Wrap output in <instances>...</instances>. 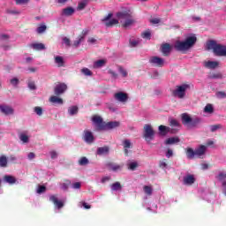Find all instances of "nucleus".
Wrapping results in <instances>:
<instances>
[{
    "instance_id": "f257e3e1",
    "label": "nucleus",
    "mask_w": 226,
    "mask_h": 226,
    "mask_svg": "<svg viewBox=\"0 0 226 226\" xmlns=\"http://www.w3.org/2000/svg\"><path fill=\"white\" fill-rule=\"evenodd\" d=\"M92 122L95 125V130L97 132H107V130H114L119 126V122H105L103 118L99 115H94L92 117Z\"/></svg>"
},
{
    "instance_id": "f03ea898",
    "label": "nucleus",
    "mask_w": 226,
    "mask_h": 226,
    "mask_svg": "<svg viewBox=\"0 0 226 226\" xmlns=\"http://www.w3.org/2000/svg\"><path fill=\"white\" fill-rule=\"evenodd\" d=\"M195 43H197V37L192 35L188 36L185 41H177L174 47L177 52H186V50H190Z\"/></svg>"
},
{
    "instance_id": "7ed1b4c3",
    "label": "nucleus",
    "mask_w": 226,
    "mask_h": 226,
    "mask_svg": "<svg viewBox=\"0 0 226 226\" xmlns=\"http://www.w3.org/2000/svg\"><path fill=\"white\" fill-rule=\"evenodd\" d=\"M207 50H213L217 57H226V46L218 44L215 40H210L207 42Z\"/></svg>"
},
{
    "instance_id": "20e7f679",
    "label": "nucleus",
    "mask_w": 226,
    "mask_h": 226,
    "mask_svg": "<svg viewBox=\"0 0 226 226\" xmlns=\"http://www.w3.org/2000/svg\"><path fill=\"white\" fill-rule=\"evenodd\" d=\"M117 17L122 24V27H130L135 24V19H133L132 11H119L117 13Z\"/></svg>"
},
{
    "instance_id": "39448f33",
    "label": "nucleus",
    "mask_w": 226,
    "mask_h": 226,
    "mask_svg": "<svg viewBox=\"0 0 226 226\" xmlns=\"http://www.w3.org/2000/svg\"><path fill=\"white\" fill-rule=\"evenodd\" d=\"M181 121L182 124L186 126L188 130H192V128H197V126L202 123V119H200V117H192L188 113H183L181 115Z\"/></svg>"
},
{
    "instance_id": "423d86ee",
    "label": "nucleus",
    "mask_w": 226,
    "mask_h": 226,
    "mask_svg": "<svg viewBox=\"0 0 226 226\" xmlns=\"http://www.w3.org/2000/svg\"><path fill=\"white\" fill-rule=\"evenodd\" d=\"M143 138L147 142H151L154 139V129L149 124H147L143 127Z\"/></svg>"
},
{
    "instance_id": "0eeeda50",
    "label": "nucleus",
    "mask_w": 226,
    "mask_h": 226,
    "mask_svg": "<svg viewBox=\"0 0 226 226\" xmlns=\"http://www.w3.org/2000/svg\"><path fill=\"white\" fill-rule=\"evenodd\" d=\"M188 88L187 85L177 86V89L173 90V96H177V98H185L186 94V89Z\"/></svg>"
},
{
    "instance_id": "6e6552de",
    "label": "nucleus",
    "mask_w": 226,
    "mask_h": 226,
    "mask_svg": "<svg viewBox=\"0 0 226 226\" xmlns=\"http://www.w3.org/2000/svg\"><path fill=\"white\" fill-rule=\"evenodd\" d=\"M149 63L152 66H156L157 68H162L165 64V60L160 56H152L149 59Z\"/></svg>"
},
{
    "instance_id": "1a4fd4ad",
    "label": "nucleus",
    "mask_w": 226,
    "mask_h": 226,
    "mask_svg": "<svg viewBox=\"0 0 226 226\" xmlns=\"http://www.w3.org/2000/svg\"><path fill=\"white\" fill-rule=\"evenodd\" d=\"M68 89V86L64 83H58L54 88V94L56 96H61V94H64Z\"/></svg>"
},
{
    "instance_id": "9d476101",
    "label": "nucleus",
    "mask_w": 226,
    "mask_h": 226,
    "mask_svg": "<svg viewBox=\"0 0 226 226\" xmlns=\"http://www.w3.org/2000/svg\"><path fill=\"white\" fill-rule=\"evenodd\" d=\"M83 140H85L87 144H93L94 142V135H93L91 131L85 130L83 132Z\"/></svg>"
},
{
    "instance_id": "9b49d317",
    "label": "nucleus",
    "mask_w": 226,
    "mask_h": 226,
    "mask_svg": "<svg viewBox=\"0 0 226 226\" xmlns=\"http://www.w3.org/2000/svg\"><path fill=\"white\" fill-rule=\"evenodd\" d=\"M49 201L52 202L57 209H62V207H64V202H63V200H59L57 199V195L49 196Z\"/></svg>"
},
{
    "instance_id": "f8f14e48",
    "label": "nucleus",
    "mask_w": 226,
    "mask_h": 226,
    "mask_svg": "<svg viewBox=\"0 0 226 226\" xmlns=\"http://www.w3.org/2000/svg\"><path fill=\"white\" fill-rule=\"evenodd\" d=\"M0 110L1 113L4 114L5 116H11L14 112L13 108L8 105H0Z\"/></svg>"
},
{
    "instance_id": "ddd939ff",
    "label": "nucleus",
    "mask_w": 226,
    "mask_h": 226,
    "mask_svg": "<svg viewBox=\"0 0 226 226\" xmlns=\"http://www.w3.org/2000/svg\"><path fill=\"white\" fill-rule=\"evenodd\" d=\"M172 50V48L170 47V44L169 43H164L161 46V52L162 53L163 56L166 57L170 56V51Z\"/></svg>"
},
{
    "instance_id": "4468645a",
    "label": "nucleus",
    "mask_w": 226,
    "mask_h": 226,
    "mask_svg": "<svg viewBox=\"0 0 226 226\" xmlns=\"http://www.w3.org/2000/svg\"><path fill=\"white\" fill-rule=\"evenodd\" d=\"M115 98L117 100V102L124 103V102H128V94L118 92L115 94Z\"/></svg>"
},
{
    "instance_id": "2eb2a0df",
    "label": "nucleus",
    "mask_w": 226,
    "mask_h": 226,
    "mask_svg": "<svg viewBox=\"0 0 226 226\" xmlns=\"http://www.w3.org/2000/svg\"><path fill=\"white\" fill-rule=\"evenodd\" d=\"M123 146H124V153L125 156H128L130 153L128 149H132V147H133V145H132V141H130V139H124L123 141Z\"/></svg>"
},
{
    "instance_id": "dca6fc26",
    "label": "nucleus",
    "mask_w": 226,
    "mask_h": 226,
    "mask_svg": "<svg viewBox=\"0 0 226 226\" xmlns=\"http://www.w3.org/2000/svg\"><path fill=\"white\" fill-rule=\"evenodd\" d=\"M106 167L109 170H113V172H117V170H121L122 167L119 164L114 163L112 162H108L106 163Z\"/></svg>"
},
{
    "instance_id": "f3484780",
    "label": "nucleus",
    "mask_w": 226,
    "mask_h": 226,
    "mask_svg": "<svg viewBox=\"0 0 226 226\" xmlns=\"http://www.w3.org/2000/svg\"><path fill=\"white\" fill-rule=\"evenodd\" d=\"M206 151H207V147L200 145L198 148L195 149L196 156H198V158L204 156V154H206Z\"/></svg>"
},
{
    "instance_id": "a211bd4d",
    "label": "nucleus",
    "mask_w": 226,
    "mask_h": 226,
    "mask_svg": "<svg viewBox=\"0 0 226 226\" xmlns=\"http://www.w3.org/2000/svg\"><path fill=\"white\" fill-rule=\"evenodd\" d=\"M158 130H159L160 135H162V137H165V135H167L168 133H170V127L165 126V125H160V126L158 127Z\"/></svg>"
},
{
    "instance_id": "6ab92c4d",
    "label": "nucleus",
    "mask_w": 226,
    "mask_h": 226,
    "mask_svg": "<svg viewBox=\"0 0 226 226\" xmlns=\"http://www.w3.org/2000/svg\"><path fill=\"white\" fill-rule=\"evenodd\" d=\"M109 151H110V148L107 146H104V147H98L96 154L99 156H102V154H109Z\"/></svg>"
},
{
    "instance_id": "aec40b11",
    "label": "nucleus",
    "mask_w": 226,
    "mask_h": 226,
    "mask_svg": "<svg viewBox=\"0 0 226 226\" xmlns=\"http://www.w3.org/2000/svg\"><path fill=\"white\" fill-rule=\"evenodd\" d=\"M179 142H181V139H179L178 137H171L165 140L164 144H166V146L169 145H172V144H179Z\"/></svg>"
},
{
    "instance_id": "412c9836",
    "label": "nucleus",
    "mask_w": 226,
    "mask_h": 226,
    "mask_svg": "<svg viewBox=\"0 0 226 226\" xmlns=\"http://www.w3.org/2000/svg\"><path fill=\"white\" fill-rule=\"evenodd\" d=\"M55 64L58 68H64V58L61 56H55Z\"/></svg>"
},
{
    "instance_id": "4be33fe9",
    "label": "nucleus",
    "mask_w": 226,
    "mask_h": 226,
    "mask_svg": "<svg viewBox=\"0 0 226 226\" xmlns=\"http://www.w3.org/2000/svg\"><path fill=\"white\" fill-rule=\"evenodd\" d=\"M193 183H195L193 175H187L184 177V185H193Z\"/></svg>"
},
{
    "instance_id": "5701e85b",
    "label": "nucleus",
    "mask_w": 226,
    "mask_h": 226,
    "mask_svg": "<svg viewBox=\"0 0 226 226\" xmlns=\"http://www.w3.org/2000/svg\"><path fill=\"white\" fill-rule=\"evenodd\" d=\"M62 13L65 17H72V15H73V13H75V9H73V7H67V8L63 9Z\"/></svg>"
},
{
    "instance_id": "b1692460",
    "label": "nucleus",
    "mask_w": 226,
    "mask_h": 226,
    "mask_svg": "<svg viewBox=\"0 0 226 226\" xmlns=\"http://www.w3.org/2000/svg\"><path fill=\"white\" fill-rule=\"evenodd\" d=\"M186 156L188 160H193L195 156H197L195 150H193L192 147H188L186 149Z\"/></svg>"
},
{
    "instance_id": "393cba45",
    "label": "nucleus",
    "mask_w": 226,
    "mask_h": 226,
    "mask_svg": "<svg viewBox=\"0 0 226 226\" xmlns=\"http://www.w3.org/2000/svg\"><path fill=\"white\" fill-rule=\"evenodd\" d=\"M4 181H5V183H9V185H15L17 183V178L13 176L5 175L4 177Z\"/></svg>"
},
{
    "instance_id": "a878e982",
    "label": "nucleus",
    "mask_w": 226,
    "mask_h": 226,
    "mask_svg": "<svg viewBox=\"0 0 226 226\" xmlns=\"http://www.w3.org/2000/svg\"><path fill=\"white\" fill-rule=\"evenodd\" d=\"M58 95H52L50 98H49V102L50 103H55V104H57V105H63V99L57 97Z\"/></svg>"
},
{
    "instance_id": "bb28decb",
    "label": "nucleus",
    "mask_w": 226,
    "mask_h": 226,
    "mask_svg": "<svg viewBox=\"0 0 226 226\" xmlns=\"http://www.w3.org/2000/svg\"><path fill=\"white\" fill-rule=\"evenodd\" d=\"M219 63L216 61H207L205 63V68H209L210 70H215L218 66Z\"/></svg>"
},
{
    "instance_id": "cd10ccee",
    "label": "nucleus",
    "mask_w": 226,
    "mask_h": 226,
    "mask_svg": "<svg viewBox=\"0 0 226 226\" xmlns=\"http://www.w3.org/2000/svg\"><path fill=\"white\" fill-rule=\"evenodd\" d=\"M30 47L34 49V50H45V44L43 43H32Z\"/></svg>"
},
{
    "instance_id": "c85d7f7f",
    "label": "nucleus",
    "mask_w": 226,
    "mask_h": 226,
    "mask_svg": "<svg viewBox=\"0 0 226 226\" xmlns=\"http://www.w3.org/2000/svg\"><path fill=\"white\" fill-rule=\"evenodd\" d=\"M217 179L222 182V186L226 188V173L221 172L217 176Z\"/></svg>"
},
{
    "instance_id": "c756f323",
    "label": "nucleus",
    "mask_w": 226,
    "mask_h": 226,
    "mask_svg": "<svg viewBox=\"0 0 226 226\" xmlns=\"http://www.w3.org/2000/svg\"><path fill=\"white\" fill-rule=\"evenodd\" d=\"M0 167L2 168L8 167V158L5 155L0 156Z\"/></svg>"
},
{
    "instance_id": "7c9ffc66",
    "label": "nucleus",
    "mask_w": 226,
    "mask_h": 226,
    "mask_svg": "<svg viewBox=\"0 0 226 226\" xmlns=\"http://www.w3.org/2000/svg\"><path fill=\"white\" fill-rule=\"evenodd\" d=\"M117 24H119V20L116 19H112L109 21L105 22L106 27H114V26H117Z\"/></svg>"
},
{
    "instance_id": "2f4dec72",
    "label": "nucleus",
    "mask_w": 226,
    "mask_h": 226,
    "mask_svg": "<svg viewBox=\"0 0 226 226\" xmlns=\"http://www.w3.org/2000/svg\"><path fill=\"white\" fill-rule=\"evenodd\" d=\"M111 190L112 192H117L123 190V185H121V183L116 182L111 185Z\"/></svg>"
},
{
    "instance_id": "473e14b6",
    "label": "nucleus",
    "mask_w": 226,
    "mask_h": 226,
    "mask_svg": "<svg viewBox=\"0 0 226 226\" xmlns=\"http://www.w3.org/2000/svg\"><path fill=\"white\" fill-rule=\"evenodd\" d=\"M79 165H80L81 167H84L86 165H89V159H87V157L83 156L81 157L79 162H78Z\"/></svg>"
},
{
    "instance_id": "72a5a7b5",
    "label": "nucleus",
    "mask_w": 226,
    "mask_h": 226,
    "mask_svg": "<svg viewBox=\"0 0 226 226\" xmlns=\"http://www.w3.org/2000/svg\"><path fill=\"white\" fill-rule=\"evenodd\" d=\"M105 63L107 62L103 59L97 60L94 63V68H102L105 66Z\"/></svg>"
},
{
    "instance_id": "f704fd0d",
    "label": "nucleus",
    "mask_w": 226,
    "mask_h": 226,
    "mask_svg": "<svg viewBox=\"0 0 226 226\" xmlns=\"http://www.w3.org/2000/svg\"><path fill=\"white\" fill-rule=\"evenodd\" d=\"M68 112L70 116H75L76 114H79V107L72 106L68 109Z\"/></svg>"
},
{
    "instance_id": "c9c22d12",
    "label": "nucleus",
    "mask_w": 226,
    "mask_h": 226,
    "mask_svg": "<svg viewBox=\"0 0 226 226\" xmlns=\"http://www.w3.org/2000/svg\"><path fill=\"white\" fill-rule=\"evenodd\" d=\"M204 112L207 114H213V112H215V108H213L212 104H207L204 108Z\"/></svg>"
},
{
    "instance_id": "e433bc0d",
    "label": "nucleus",
    "mask_w": 226,
    "mask_h": 226,
    "mask_svg": "<svg viewBox=\"0 0 226 226\" xmlns=\"http://www.w3.org/2000/svg\"><path fill=\"white\" fill-rule=\"evenodd\" d=\"M82 41H84V36L79 35L78 39L73 42V47H79L82 43Z\"/></svg>"
},
{
    "instance_id": "4c0bfd02",
    "label": "nucleus",
    "mask_w": 226,
    "mask_h": 226,
    "mask_svg": "<svg viewBox=\"0 0 226 226\" xmlns=\"http://www.w3.org/2000/svg\"><path fill=\"white\" fill-rule=\"evenodd\" d=\"M143 190L147 195H153V188L149 185H145Z\"/></svg>"
},
{
    "instance_id": "58836bf2",
    "label": "nucleus",
    "mask_w": 226,
    "mask_h": 226,
    "mask_svg": "<svg viewBox=\"0 0 226 226\" xmlns=\"http://www.w3.org/2000/svg\"><path fill=\"white\" fill-rule=\"evenodd\" d=\"M169 163L167 162V159H162L159 162V167L160 169H167V166Z\"/></svg>"
},
{
    "instance_id": "ea45409f",
    "label": "nucleus",
    "mask_w": 226,
    "mask_h": 226,
    "mask_svg": "<svg viewBox=\"0 0 226 226\" xmlns=\"http://www.w3.org/2000/svg\"><path fill=\"white\" fill-rule=\"evenodd\" d=\"M222 126L220 124L210 125V132H212V133H214V132H216V130H222Z\"/></svg>"
},
{
    "instance_id": "a19ab883",
    "label": "nucleus",
    "mask_w": 226,
    "mask_h": 226,
    "mask_svg": "<svg viewBox=\"0 0 226 226\" xmlns=\"http://www.w3.org/2000/svg\"><path fill=\"white\" fill-rule=\"evenodd\" d=\"M19 140H21L25 144H27V142H29V137L24 133H21L19 135Z\"/></svg>"
},
{
    "instance_id": "79ce46f5",
    "label": "nucleus",
    "mask_w": 226,
    "mask_h": 226,
    "mask_svg": "<svg viewBox=\"0 0 226 226\" xmlns=\"http://www.w3.org/2000/svg\"><path fill=\"white\" fill-rule=\"evenodd\" d=\"M209 79H223V75L221 72H214L209 76Z\"/></svg>"
},
{
    "instance_id": "37998d69",
    "label": "nucleus",
    "mask_w": 226,
    "mask_h": 226,
    "mask_svg": "<svg viewBox=\"0 0 226 226\" xmlns=\"http://www.w3.org/2000/svg\"><path fill=\"white\" fill-rule=\"evenodd\" d=\"M81 72L83 75H86L87 77H91V75H93V72L88 68H83L81 70Z\"/></svg>"
},
{
    "instance_id": "c03bdc74",
    "label": "nucleus",
    "mask_w": 226,
    "mask_h": 226,
    "mask_svg": "<svg viewBox=\"0 0 226 226\" xmlns=\"http://www.w3.org/2000/svg\"><path fill=\"white\" fill-rule=\"evenodd\" d=\"M127 167L129 169V170H135V169H137V167H139V163L137 162H130L129 164H127Z\"/></svg>"
},
{
    "instance_id": "a18cd8bd",
    "label": "nucleus",
    "mask_w": 226,
    "mask_h": 226,
    "mask_svg": "<svg viewBox=\"0 0 226 226\" xmlns=\"http://www.w3.org/2000/svg\"><path fill=\"white\" fill-rule=\"evenodd\" d=\"M34 110L37 116H43V109H41V107L37 106L34 109Z\"/></svg>"
},
{
    "instance_id": "49530a36",
    "label": "nucleus",
    "mask_w": 226,
    "mask_h": 226,
    "mask_svg": "<svg viewBox=\"0 0 226 226\" xmlns=\"http://www.w3.org/2000/svg\"><path fill=\"white\" fill-rule=\"evenodd\" d=\"M27 86L31 89V91H35L36 84L34 83V81L29 80Z\"/></svg>"
},
{
    "instance_id": "de8ad7c7",
    "label": "nucleus",
    "mask_w": 226,
    "mask_h": 226,
    "mask_svg": "<svg viewBox=\"0 0 226 226\" xmlns=\"http://www.w3.org/2000/svg\"><path fill=\"white\" fill-rule=\"evenodd\" d=\"M45 31H47V26L45 25H41L37 28V33L39 34H41V33H45Z\"/></svg>"
},
{
    "instance_id": "09e8293b",
    "label": "nucleus",
    "mask_w": 226,
    "mask_h": 226,
    "mask_svg": "<svg viewBox=\"0 0 226 226\" xmlns=\"http://www.w3.org/2000/svg\"><path fill=\"white\" fill-rule=\"evenodd\" d=\"M118 71L120 72L122 77H128V72H126V70H124V68L119 66Z\"/></svg>"
},
{
    "instance_id": "8fccbe9b",
    "label": "nucleus",
    "mask_w": 226,
    "mask_h": 226,
    "mask_svg": "<svg viewBox=\"0 0 226 226\" xmlns=\"http://www.w3.org/2000/svg\"><path fill=\"white\" fill-rule=\"evenodd\" d=\"M142 38H146V40H151V32L146 31L141 34Z\"/></svg>"
},
{
    "instance_id": "3c124183",
    "label": "nucleus",
    "mask_w": 226,
    "mask_h": 226,
    "mask_svg": "<svg viewBox=\"0 0 226 226\" xmlns=\"http://www.w3.org/2000/svg\"><path fill=\"white\" fill-rule=\"evenodd\" d=\"M6 13H8L9 15H20V11H17V10H7Z\"/></svg>"
},
{
    "instance_id": "603ef678",
    "label": "nucleus",
    "mask_w": 226,
    "mask_h": 226,
    "mask_svg": "<svg viewBox=\"0 0 226 226\" xmlns=\"http://www.w3.org/2000/svg\"><path fill=\"white\" fill-rule=\"evenodd\" d=\"M72 182L70 180H66L65 183L62 184V190H68Z\"/></svg>"
},
{
    "instance_id": "864d4df0",
    "label": "nucleus",
    "mask_w": 226,
    "mask_h": 226,
    "mask_svg": "<svg viewBox=\"0 0 226 226\" xmlns=\"http://www.w3.org/2000/svg\"><path fill=\"white\" fill-rule=\"evenodd\" d=\"M215 95L220 99L226 98V93L223 91L216 92Z\"/></svg>"
},
{
    "instance_id": "5fc2aeb1",
    "label": "nucleus",
    "mask_w": 226,
    "mask_h": 226,
    "mask_svg": "<svg viewBox=\"0 0 226 226\" xmlns=\"http://www.w3.org/2000/svg\"><path fill=\"white\" fill-rule=\"evenodd\" d=\"M46 191L47 187H45L44 185H40L37 189V193H45Z\"/></svg>"
},
{
    "instance_id": "6e6d98bb",
    "label": "nucleus",
    "mask_w": 226,
    "mask_h": 226,
    "mask_svg": "<svg viewBox=\"0 0 226 226\" xmlns=\"http://www.w3.org/2000/svg\"><path fill=\"white\" fill-rule=\"evenodd\" d=\"M81 186H82V184H80V182H76L72 184V188H74V190H80Z\"/></svg>"
},
{
    "instance_id": "4d7b16f0",
    "label": "nucleus",
    "mask_w": 226,
    "mask_h": 226,
    "mask_svg": "<svg viewBox=\"0 0 226 226\" xmlns=\"http://www.w3.org/2000/svg\"><path fill=\"white\" fill-rule=\"evenodd\" d=\"M87 5V4L86 2H81L78 4V10H84V8H86Z\"/></svg>"
},
{
    "instance_id": "13d9d810",
    "label": "nucleus",
    "mask_w": 226,
    "mask_h": 226,
    "mask_svg": "<svg viewBox=\"0 0 226 226\" xmlns=\"http://www.w3.org/2000/svg\"><path fill=\"white\" fill-rule=\"evenodd\" d=\"M170 126H179V122H177V120H176V119H171L170 121Z\"/></svg>"
},
{
    "instance_id": "bf43d9fd",
    "label": "nucleus",
    "mask_w": 226,
    "mask_h": 226,
    "mask_svg": "<svg viewBox=\"0 0 226 226\" xmlns=\"http://www.w3.org/2000/svg\"><path fill=\"white\" fill-rule=\"evenodd\" d=\"M139 45V41L137 40H130V46L131 47H137Z\"/></svg>"
},
{
    "instance_id": "052dcab7",
    "label": "nucleus",
    "mask_w": 226,
    "mask_h": 226,
    "mask_svg": "<svg viewBox=\"0 0 226 226\" xmlns=\"http://www.w3.org/2000/svg\"><path fill=\"white\" fill-rule=\"evenodd\" d=\"M16 4H27L29 0H15Z\"/></svg>"
},
{
    "instance_id": "680f3d73",
    "label": "nucleus",
    "mask_w": 226,
    "mask_h": 226,
    "mask_svg": "<svg viewBox=\"0 0 226 226\" xmlns=\"http://www.w3.org/2000/svg\"><path fill=\"white\" fill-rule=\"evenodd\" d=\"M63 41H64V43H65V45L67 47H71L72 43H71L70 39H68V37H64Z\"/></svg>"
},
{
    "instance_id": "e2e57ef3",
    "label": "nucleus",
    "mask_w": 226,
    "mask_h": 226,
    "mask_svg": "<svg viewBox=\"0 0 226 226\" xmlns=\"http://www.w3.org/2000/svg\"><path fill=\"white\" fill-rule=\"evenodd\" d=\"M11 84L12 86H19V79L14 78V79H11Z\"/></svg>"
},
{
    "instance_id": "0e129e2a",
    "label": "nucleus",
    "mask_w": 226,
    "mask_h": 226,
    "mask_svg": "<svg viewBox=\"0 0 226 226\" xmlns=\"http://www.w3.org/2000/svg\"><path fill=\"white\" fill-rule=\"evenodd\" d=\"M151 24H160L161 20L158 18H154L150 19Z\"/></svg>"
},
{
    "instance_id": "69168bd1",
    "label": "nucleus",
    "mask_w": 226,
    "mask_h": 226,
    "mask_svg": "<svg viewBox=\"0 0 226 226\" xmlns=\"http://www.w3.org/2000/svg\"><path fill=\"white\" fill-rule=\"evenodd\" d=\"M112 19V13L108 14L103 19L102 22H109Z\"/></svg>"
},
{
    "instance_id": "338daca9",
    "label": "nucleus",
    "mask_w": 226,
    "mask_h": 226,
    "mask_svg": "<svg viewBox=\"0 0 226 226\" xmlns=\"http://www.w3.org/2000/svg\"><path fill=\"white\" fill-rule=\"evenodd\" d=\"M9 39H10V35L6 34H0V40H9Z\"/></svg>"
},
{
    "instance_id": "774afa93",
    "label": "nucleus",
    "mask_w": 226,
    "mask_h": 226,
    "mask_svg": "<svg viewBox=\"0 0 226 226\" xmlns=\"http://www.w3.org/2000/svg\"><path fill=\"white\" fill-rule=\"evenodd\" d=\"M50 156H51L52 160L57 158V152H56V151L50 152Z\"/></svg>"
}]
</instances>
